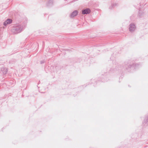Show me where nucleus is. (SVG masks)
<instances>
[{"instance_id":"4","label":"nucleus","mask_w":148,"mask_h":148,"mask_svg":"<svg viewBox=\"0 0 148 148\" xmlns=\"http://www.w3.org/2000/svg\"><path fill=\"white\" fill-rule=\"evenodd\" d=\"M77 13L78 12L77 11H75L72 14L71 16L73 17L75 16L77 14Z\"/></svg>"},{"instance_id":"2","label":"nucleus","mask_w":148,"mask_h":148,"mask_svg":"<svg viewBox=\"0 0 148 148\" xmlns=\"http://www.w3.org/2000/svg\"><path fill=\"white\" fill-rule=\"evenodd\" d=\"M90 12V10L88 8L82 10V13L84 14L89 13Z\"/></svg>"},{"instance_id":"3","label":"nucleus","mask_w":148,"mask_h":148,"mask_svg":"<svg viewBox=\"0 0 148 148\" xmlns=\"http://www.w3.org/2000/svg\"><path fill=\"white\" fill-rule=\"evenodd\" d=\"M12 20L11 19H8L4 23V25H6L8 24H10V23H12Z\"/></svg>"},{"instance_id":"1","label":"nucleus","mask_w":148,"mask_h":148,"mask_svg":"<svg viewBox=\"0 0 148 148\" xmlns=\"http://www.w3.org/2000/svg\"><path fill=\"white\" fill-rule=\"evenodd\" d=\"M136 27L135 25L133 24L130 25L129 28V30L130 32L134 31Z\"/></svg>"}]
</instances>
